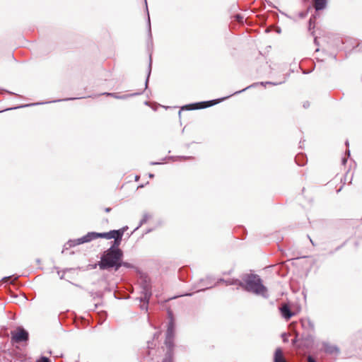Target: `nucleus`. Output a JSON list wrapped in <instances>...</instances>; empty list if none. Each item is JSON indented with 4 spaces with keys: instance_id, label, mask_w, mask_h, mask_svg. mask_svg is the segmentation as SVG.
Listing matches in <instances>:
<instances>
[{
    "instance_id": "obj_9",
    "label": "nucleus",
    "mask_w": 362,
    "mask_h": 362,
    "mask_svg": "<svg viewBox=\"0 0 362 362\" xmlns=\"http://www.w3.org/2000/svg\"><path fill=\"white\" fill-rule=\"evenodd\" d=\"M274 361V362H286L283 356V352L280 348L276 349Z\"/></svg>"
},
{
    "instance_id": "obj_6",
    "label": "nucleus",
    "mask_w": 362,
    "mask_h": 362,
    "mask_svg": "<svg viewBox=\"0 0 362 362\" xmlns=\"http://www.w3.org/2000/svg\"><path fill=\"white\" fill-rule=\"evenodd\" d=\"M12 339L16 342L25 341L28 339V333L24 329L18 327L11 332Z\"/></svg>"
},
{
    "instance_id": "obj_16",
    "label": "nucleus",
    "mask_w": 362,
    "mask_h": 362,
    "mask_svg": "<svg viewBox=\"0 0 362 362\" xmlns=\"http://www.w3.org/2000/svg\"><path fill=\"white\" fill-rule=\"evenodd\" d=\"M308 362H315V361L311 356H308Z\"/></svg>"
},
{
    "instance_id": "obj_1",
    "label": "nucleus",
    "mask_w": 362,
    "mask_h": 362,
    "mask_svg": "<svg viewBox=\"0 0 362 362\" xmlns=\"http://www.w3.org/2000/svg\"><path fill=\"white\" fill-rule=\"evenodd\" d=\"M124 231L122 230H111L107 233H95V232H90L88 233L86 235L75 240H69L66 246H69V247H74L78 245H81L85 243H88L93 240H95L98 238H105L106 239H115L113 242V245L112 246L119 247L121 243L122 238L123 235Z\"/></svg>"
},
{
    "instance_id": "obj_17",
    "label": "nucleus",
    "mask_w": 362,
    "mask_h": 362,
    "mask_svg": "<svg viewBox=\"0 0 362 362\" xmlns=\"http://www.w3.org/2000/svg\"><path fill=\"white\" fill-rule=\"evenodd\" d=\"M250 87V86H247V87H246L245 88H244V89H243V90H241L236 91V92L235 93V94H237V93H241V92H243V91L245 90L246 89L249 88Z\"/></svg>"
},
{
    "instance_id": "obj_15",
    "label": "nucleus",
    "mask_w": 362,
    "mask_h": 362,
    "mask_svg": "<svg viewBox=\"0 0 362 362\" xmlns=\"http://www.w3.org/2000/svg\"><path fill=\"white\" fill-rule=\"evenodd\" d=\"M37 362H49V360L48 358L47 357H45V356H42L41 358H40Z\"/></svg>"
},
{
    "instance_id": "obj_10",
    "label": "nucleus",
    "mask_w": 362,
    "mask_h": 362,
    "mask_svg": "<svg viewBox=\"0 0 362 362\" xmlns=\"http://www.w3.org/2000/svg\"><path fill=\"white\" fill-rule=\"evenodd\" d=\"M327 6V0H315L314 7L316 11L324 9Z\"/></svg>"
},
{
    "instance_id": "obj_5",
    "label": "nucleus",
    "mask_w": 362,
    "mask_h": 362,
    "mask_svg": "<svg viewBox=\"0 0 362 362\" xmlns=\"http://www.w3.org/2000/svg\"><path fill=\"white\" fill-rule=\"evenodd\" d=\"M151 296V288L148 285H146L142 291V296L139 298L140 301L142 303L140 305L141 309L144 310H148V305L149 299Z\"/></svg>"
},
{
    "instance_id": "obj_7",
    "label": "nucleus",
    "mask_w": 362,
    "mask_h": 362,
    "mask_svg": "<svg viewBox=\"0 0 362 362\" xmlns=\"http://www.w3.org/2000/svg\"><path fill=\"white\" fill-rule=\"evenodd\" d=\"M216 103H214L213 100L209 101V102H203L199 103H195L186 106V108L188 110H194V109H199V108H205L207 107H209L214 104H216Z\"/></svg>"
},
{
    "instance_id": "obj_12",
    "label": "nucleus",
    "mask_w": 362,
    "mask_h": 362,
    "mask_svg": "<svg viewBox=\"0 0 362 362\" xmlns=\"http://www.w3.org/2000/svg\"><path fill=\"white\" fill-rule=\"evenodd\" d=\"M149 218H150V216L148 214H144V216H143L142 219L140 221V223H139V226H141L143 224L146 223Z\"/></svg>"
},
{
    "instance_id": "obj_20",
    "label": "nucleus",
    "mask_w": 362,
    "mask_h": 362,
    "mask_svg": "<svg viewBox=\"0 0 362 362\" xmlns=\"http://www.w3.org/2000/svg\"><path fill=\"white\" fill-rule=\"evenodd\" d=\"M308 106H309V103L308 102H306L303 104V107L305 108L308 107Z\"/></svg>"
},
{
    "instance_id": "obj_3",
    "label": "nucleus",
    "mask_w": 362,
    "mask_h": 362,
    "mask_svg": "<svg viewBox=\"0 0 362 362\" xmlns=\"http://www.w3.org/2000/svg\"><path fill=\"white\" fill-rule=\"evenodd\" d=\"M123 256L122 251L116 246H111L103 255L98 263L100 269H110L114 268L115 271H117L121 267V259Z\"/></svg>"
},
{
    "instance_id": "obj_8",
    "label": "nucleus",
    "mask_w": 362,
    "mask_h": 362,
    "mask_svg": "<svg viewBox=\"0 0 362 362\" xmlns=\"http://www.w3.org/2000/svg\"><path fill=\"white\" fill-rule=\"evenodd\" d=\"M280 311L282 317L286 320H289L293 315V313H292L287 305H284L280 308Z\"/></svg>"
},
{
    "instance_id": "obj_22",
    "label": "nucleus",
    "mask_w": 362,
    "mask_h": 362,
    "mask_svg": "<svg viewBox=\"0 0 362 362\" xmlns=\"http://www.w3.org/2000/svg\"><path fill=\"white\" fill-rule=\"evenodd\" d=\"M110 211V208H107V209H105V211H107V212H108V211Z\"/></svg>"
},
{
    "instance_id": "obj_13",
    "label": "nucleus",
    "mask_w": 362,
    "mask_h": 362,
    "mask_svg": "<svg viewBox=\"0 0 362 362\" xmlns=\"http://www.w3.org/2000/svg\"><path fill=\"white\" fill-rule=\"evenodd\" d=\"M151 58L150 57V62H149V65H148V76H147V78H146V83H145L146 87L147 86L148 80V77H149L150 74H151Z\"/></svg>"
},
{
    "instance_id": "obj_24",
    "label": "nucleus",
    "mask_w": 362,
    "mask_h": 362,
    "mask_svg": "<svg viewBox=\"0 0 362 362\" xmlns=\"http://www.w3.org/2000/svg\"><path fill=\"white\" fill-rule=\"evenodd\" d=\"M148 23H150V17H149V16H148Z\"/></svg>"
},
{
    "instance_id": "obj_19",
    "label": "nucleus",
    "mask_w": 362,
    "mask_h": 362,
    "mask_svg": "<svg viewBox=\"0 0 362 362\" xmlns=\"http://www.w3.org/2000/svg\"><path fill=\"white\" fill-rule=\"evenodd\" d=\"M346 162V158L345 157L341 158V163L343 165H344Z\"/></svg>"
},
{
    "instance_id": "obj_14",
    "label": "nucleus",
    "mask_w": 362,
    "mask_h": 362,
    "mask_svg": "<svg viewBox=\"0 0 362 362\" xmlns=\"http://www.w3.org/2000/svg\"><path fill=\"white\" fill-rule=\"evenodd\" d=\"M121 264H122V266L125 267L127 268H134V267L133 264L128 263V262H122V260H121Z\"/></svg>"
},
{
    "instance_id": "obj_21",
    "label": "nucleus",
    "mask_w": 362,
    "mask_h": 362,
    "mask_svg": "<svg viewBox=\"0 0 362 362\" xmlns=\"http://www.w3.org/2000/svg\"><path fill=\"white\" fill-rule=\"evenodd\" d=\"M9 278H10V277H4V278L3 279V280H4V281H7V279H8Z\"/></svg>"
},
{
    "instance_id": "obj_4",
    "label": "nucleus",
    "mask_w": 362,
    "mask_h": 362,
    "mask_svg": "<svg viewBox=\"0 0 362 362\" xmlns=\"http://www.w3.org/2000/svg\"><path fill=\"white\" fill-rule=\"evenodd\" d=\"M169 315L170 319L168 322V326L166 331V338L165 341V344L168 347V351L165 354V357L163 359L162 362H172L173 339L175 335V323L170 312H169Z\"/></svg>"
},
{
    "instance_id": "obj_18",
    "label": "nucleus",
    "mask_w": 362,
    "mask_h": 362,
    "mask_svg": "<svg viewBox=\"0 0 362 362\" xmlns=\"http://www.w3.org/2000/svg\"><path fill=\"white\" fill-rule=\"evenodd\" d=\"M106 94L108 95L114 96V97H115L117 98H122V97H117V96H116L115 93H106Z\"/></svg>"
},
{
    "instance_id": "obj_11",
    "label": "nucleus",
    "mask_w": 362,
    "mask_h": 362,
    "mask_svg": "<svg viewBox=\"0 0 362 362\" xmlns=\"http://www.w3.org/2000/svg\"><path fill=\"white\" fill-rule=\"evenodd\" d=\"M325 350L326 352L329 353V354L339 352V349L336 346H329V345H325Z\"/></svg>"
},
{
    "instance_id": "obj_23",
    "label": "nucleus",
    "mask_w": 362,
    "mask_h": 362,
    "mask_svg": "<svg viewBox=\"0 0 362 362\" xmlns=\"http://www.w3.org/2000/svg\"><path fill=\"white\" fill-rule=\"evenodd\" d=\"M153 176H154L153 174H149L150 177H153Z\"/></svg>"
},
{
    "instance_id": "obj_2",
    "label": "nucleus",
    "mask_w": 362,
    "mask_h": 362,
    "mask_svg": "<svg viewBox=\"0 0 362 362\" xmlns=\"http://www.w3.org/2000/svg\"><path fill=\"white\" fill-rule=\"evenodd\" d=\"M238 283V285L248 292L261 296L264 298H269L267 288L263 285L260 277L257 274H249L243 279V282L236 280L235 283L227 282L228 284Z\"/></svg>"
}]
</instances>
